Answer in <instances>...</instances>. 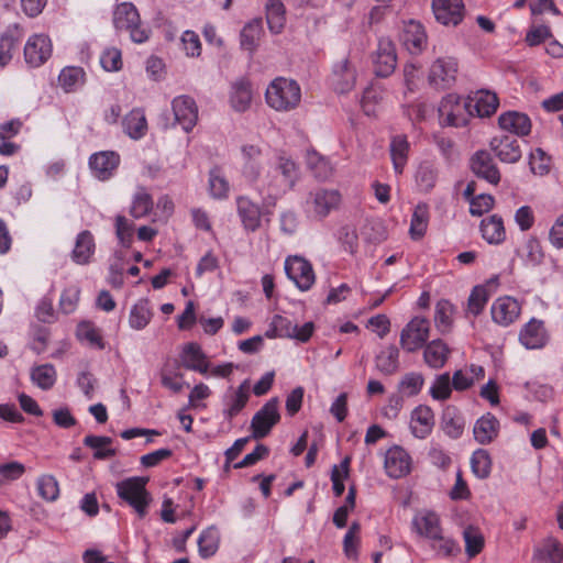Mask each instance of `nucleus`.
I'll use <instances>...</instances> for the list:
<instances>
[{
	"mask_svg": "<svg viewBox=\"0 0 563 563\" xmlns=\"http://www.w3.org/2000/svg\"><path fill=\"white\" fill-rule=\"evenodd\" d=\"M307 165L314 177L320 180L328 179L332 174V167L329 161L316 152L308 153Z\"/></svg>",
	"mask_w": 563,
	"mask_h": 563,
	"instance_id": "61",
	"label": "nucleus"
},
{
	"mask_svg": "<svg viewBox=\"0 0 563 563\" xmlns=\"http://www.w3.org/2000/svg\"><path fill=\"white\" fill-rule=\"evenodd\" d=\"M430 321L423 317L412 318L400 332V346L408 353L423 347L429 339Z\"/></svg>",
	"mask_w": 563,
	"mask_h": 563,
	"instance_id": "5",
	"label": "nucleus"
},
{
	"mask_svg": "<svg viewBox=\"0 0 563 563\" xmlns=\"http://www.w3.org/2000/svg\"><path fill=\"white\" fill-rule=\"evenodd\" d=\"M376 368L384 375H393L399 369V350L396 345H388L375 357Z\"/></svg>",
	"mask_w": 563,
	"mask_h": 563,
	"instance_id": "40",
	"label": "nucleus"
},
{
	"mask_svg": "<svg viewBox=\"0 0 563 563\" xmlns=\"http://www.w3.org/2000/svg\"><path fill=\"white\" fill-rule=\"evenodd\" d=\"M238 214L247 231H256L261 227V209L246 197L236 199Z\"/></svg>",
	"mask_w": 563,
	"mask_h": 563,
	"instance_id": "32",
	"label": "nucleus"
},
{
	"mask_svg": "<svg viewBox=\"0 0 563 563\" xmlns=\"http://www.w3.org/2000/svg\"><path fill=\"white\" fill-rule=\"evenodd\" d=\"M136 22H140V14L134 4L122 2L117 5L113 13V24L118 31H128Z\"/></svg>",
	"mask_w": 563,
	"mask_h": 563,
	"instance_id": "39",
	"label": "nucleus"
},
{
	"mask_svg": "<svg viewBox=\"0 0 563 563\" xmlns=\"http://www.w3.org/2000/svg\"><path fill=\"white\" fill-rule=\"evenodd\" d=\"M31 379L41 389L48 390L56 382V369L52 364L35 366L31 371Z\"/></svg>",
	"mask_w": 563,
	"mask_h": 563,
	"instance_id": "54",
	"label": "nucleus"
},
{
	"mask_svg": "<svg viewBox=\"0 0 563 563\" xmlns=\"http://www.w3.org/2000/svg\"><path fill=\"white\" fill-rule=\"evenodd\" d=\"M434 412L427 405H419L411 412L410 430L415 438H428L434 427Z\"/></svg>",
	"mask_w": 563,
	"mask_h": 563,
	"instance_id": "20",
	"label": "nucleus"
},
{
	"mask_svg": "<svg viewBox=\"0 0 563 563\" xmlns=\"http://www.w3.org/2000/svg\"><path fill=\"white\" fill-rule=\"evenodd\" d=\"M429 543L439 558H452L461 551L459 543L450 536L444 534L443 529L434 538H431Z\"/></svg>",
	"mask_w": 563,
	"mask_h": 563,
	"instance_id": "45",
	"label": "nucleus"
},
{
	"mask_svg": "<svg viewBox=\"0 0 563 563\" xmlns=\"http://www.w3.org/2000/svg\"><path fill=\"white\" fill-rule=\"evenodd\" d=\"M23 32L18 24L9 25L0 36V67L12 59V53L19 46Z\"/></svg>",
	"mask_w": 563,
	"mask_h": 563,
	"instance_id": "29",
	"label": "nucleus"
},
{
	"mask_svg": "<svg viewBox=\"0 0 563 563\" xmlns=\"http://www.w3.org/2000/svg\"><path fill=\"white\" fill-rule=\"evenodd\" d=\"M86 74L81 67L67 66L62 69L58 82L66 92L76 91L85 84Z\"/></svg>",
	"mask_w": 563,
	"mask_h": 563,
	"instance_id": "47",
	"label": "nucleus"
},
{
	"mask_svg": "<svg viewBox=\"0 0 563 563\" xmlns=\"http://www.w3.org/2000/svg\"><path fill=\"white\" fill-rule=\"evenodd\" d=\"M536 563H562L563 545L553 537H548L538 545L532 556Z\"/></svg>",
	"mask_w": 563,
	"mask_h": 563,
	"instance_id": "28",
	"label": "nucleus"
},
{
	"mask_svg": "<svg viewBox=\"0 0 563 563\" xmlns=\"http://www.w3.org/2000/svg\"><path fill=\"white\" fill-rule=\"evenodd\" d=\"M411 527L419 537H423L428 541L442 530L439 515L431 510L417 512L412 518Z\"/></svg>",
	"mask_w": 563,
	"mask_h": 563,
	"instance_id": "21",
	"label": "nucleus"
},
{
	"mask_svg": "<svg viewBox=\"0 0 563 563\" xmlns=\"http://www.w3.org/2000/svg\"><path fill=\"white\" fill-rule=\"evenodd\" d=\"M495 155L507 164L517 163L521 158V150L518 141L509 135L494 137L490 142Z\"/></svg>",
	"mask_w": 563,
	"mask_h": 563,
	"instance_id": "25",
	"label": "nucleus"
},
{
	"mask_svg": "<svg viewBox=\"0 0 563 563\" xmlns=\"http://www.w3.org/2000/svg\"><path fill=\"white\" fill-rule=\"evenodd\" d=\"M153 317L150 301L147 299H140L135 302L130 311L129 324L134 330H143L151 322Z\"/></svg>",
	"mask_w": 563,
	"mask_h": 563,
	"instance_id": "44",
	"label": "nucleus"
},
{
	"mask_svg": "<svg viewBox=\"0 0 563 563\" xmlns=\"http://www.w3.org/2000/svg\"><path fill=\"white\" fill-rule=\"evenodd\" d=\"M278 398L269 399L252 418V438H265L272 428L279 421Z\"/></svg>",
	"mask_w": 563,
	"mask_h": 563,
	"instance_id": "6",
	"label": "nucleus"
},
{
	"mask_svg": "<svg viewBox=\"0 0 563 563\" xmlns=\"http://www.w3.org/2000/svg\"><path fill=\"white\" fill-rule=\"evenodd\" d=\"M471 468L473 474L481 478H487L492 472V459L487 450L477 449L471 457Z\"/></svg>",
	"mask_w": 563,
	"mask_h": 563,
	"instance_id": "55",
	"label": "nucleus"
},
{
	"mask_svg": "<svg viewBox=\"0 0 563 563\" xmlns=\"http://www.w3.org/2000/svg\"><path fill=\"white\" fill-rule=\"evenodd\" d=\"M498 124L504 131L521 137L529 135L532 126L530 118L518 111H507L500 114Z\"/></svg>",
	"mask_w": 563,
	"mask_h": 563,
	"instance_id": "24",
	"label": "nucleus"
},
{
	"mask_svg": "<svg viewBox=\"0 0 563 563\" xmlns=\"http://www.w3.org/2000/svg\"><path fill=\"white\" fill-rule=\"evenodd\" d=\"M431 8L435 21L444 26H457L466 13L463 0H432Z\"/></svg>",
	"mask_w": 563,
	"mask_h": 563,
	"instance_id": "8",
	"label": "nucleus"
},
{
	"mask_svg": "<svg viewBox=\"0 0 563 563\" xmlns=\"http://www.w3.org/2000/svg\"><path fill=\"white\" fill-rule=\"evenodd\" d=\"M111 443L112 439L103 435L89 434L84 439V444L95 450L96 460H107L117 454V450L109 446Z\"/></svg>",
	"mask_w": 563,
	"mask_h": 563,
	"instance_id": "49",
	"label": "nucleus"
},
{
	"mask_svg": "<svg viewBox=\"0 0 563 563\" xmlns=\"http://www.w3.org/2000/svg\"><path fill=\"white\" fill-rule=\"evenodd\" d=\"M251 396L250 379L243 380L236 388L230 387L222 397L224 419L232 420L246 406Z\"/></svg>",
	"mask_w": 563,
	"mask_h": 563,
	"instance_id": "9",
	"label": "nucleus"
},
{
	"mask_svg": "<svg viewBox=\"0 0 563 563\" xmlns=\"http://www.w3.org/2000/svg\"><path fill=\"white\" fill-rule=\"evenodd\" d=\"M274 170L276 174L280 175L278 184L276 185L280 190H290L298 180V166L288 157L280 156Z\"/></svg>",
	"mask_w": 563,
	"mask_h": 563,
	"instance_id": "36",
	"label": "nucleus"
},
{
	"mask_svg": "<svg viewBox=\"0 0 563 563\" xmlns=\"http://www.w3.org/2000/svg\"><path fill=\"white\" fill-rule=\"evenodd\" d=\"M180 361L186 369L195 371L202 375H206L210 367L207 355L196 342H189L184 345Z\"/></svg>",
	"mask_w": 563,
	"mask_h": 563,
	"instance_id": "22",
	"label": "nucleus"
},
{
	"mask_svg": "<svg viewBox=\"0 0 563 563\" xmlns=\"http://www.w3.org/2000/svg\"><path fill=\"white\" fill-rule=\"evenodd\" d=\"M450 353L448 344L437 339L424 345L423 360L429 367L440 369L446 364Z\"/></svg>",
	"mask_w": 563,
	"mask_h": 563,
	"instance_id": "31",
	"label": "nucleus"
},
{
	"mask_svg": "<svg viewBox=\"0 0 563 563\" xmlns=\"http://www.w3.org/2000/svg\"><path fill=\"white\" fill-rule=\"evenodd\" d=\"M341 199L339 190L320 188L308 194L303 210L309 217L322 220L339 208Z\"/></svg>",
	"mask_w": 563,
	"mask_h": 563,
	"instance_id": "4",
	"label": "nucleus"
},
{
	"mask_svg": "<svg viewBox=\"0 0 563 563\" xmlns=\"http://www.w3.org/2000/svg\"><path fill=\"white\" fill-rule=\"evenodd\" d=\"M95 239L90 231H81L77 238L71 253L73 261L77 264H88L95 253Z\"/></svg>",
	"mask_w": 563,
	"mask_h": 563,
	"instance_id": "37",
	"label": "nucleus"
},
{
	"mask_svg": "<svg viewBox=\"0 0 563 563\" xmlns=\"http://www.w3.org/2000/svg\"><path fill=\"white\" fill-rule=\"evenodd\" d=\"M499 428L498 419L493 413L487 412L476 420L473 428L474 438L483 445L489 444L497 438Z\"/></svg>",
	"mask_w": 563,
	"mask_h": 563,
	"instance_id": "26",
	"label": "nucleus"
},
{
	"mask_svg": "<svg viewBox=\"0 0 563 563\" xmlns=\"http://www.w3.org/2000/svg\"><path fill=\"white\" fill-rule=\"evenodd\" d=\"M285 272L302 291L309 290L314 284L316 276L312 265L301 256H288L285 261Z\"/></svg>",
	"mask_w": 563,
	"mask_h": 563,
	"instance_id": "7",
	"label": "nucleus"
},
{
	"mask_svg": "<svg viewBox=\"0 0 563 563\" xmlns=\"http://www.w3.org/2000/svg\"><path fill=\"white\" fill-rule=\"evenodd\" d=\"M114 228L119 244L124 249H130L134 241V224L124 216L118 214Z\"/></svg>",
	"mask_w": 563,
	"mask_h": 563,
	"instance_id": "59",
	"label": "nucleus"
},
{
	"mask_svg": "<svg viewBox=\"0 0 563 563\" xmlns=\"http://www.w3.org/2000/svg\"><path fill=\"white\" fill-rule=\"evenodd\" d=\"M242 156L244 161L242 168L243 176L253 184L257 181L262 170V151L255 145H244L242 146Z\"/></svg>",
	"mask_w": 563,
	"mask_h": 563,
	"instance_id": "33",
	"label": "nucleus"
},
{
	"mask_svg": "<svg viewBox=\"0 0 563 563\" xmlns=\"http://www.w3.org/2000/svg\"><path fill=\"white\" fill-rule=\"evenodd\" d=\"M265 100L275 111L289 112L300 104L301 88L294 79L277 77L267 86Z\"/></svg>",
	"mask_w": 563,
	"mask_h": 563,
	"instance_id": "1",
	"label": "nucleus"
},
{
	"mask_svg": "<svg viewBox=\"0 0 563 563\" xmlns=\"http://www.w3.org/2000/svg\"><path fill=\"white\" fill-rule=\"evenodd\" d=\"M454 306L445 299L437 302L434 309V323L439 332L445 334L450 332L453 324Z\"/></svg>",
	"mask_w": 563,
	"mask_h": 563,
	"instance_id": "51",
	"label": "nucleus"
},
{
	"mask_svg": "<svg viewBox=\"0 0 563 563\" xmlns=\"http://www.w3.org/2000/svg\"><path fill=\"white\" fill-rule=\"evenodd\" d=\"M252 85L246 78H239L231 85L230 104L236 112H245L252 102Z\"/></svg>",
	"mask_w": 563,
	"mask_h": 563,
	"instance_id": "27",
	"label": "nucleus"
},
{
	"mask_svg": "<svg viewBox=\"0 0 563 563\" xmlns=\"http://www.w3.org/2000/svg\"><path fill=\"white\" fill-rule=\"evenodd\" d=\"M520 305L512 297H501L494 301L490 308L492 319L499 325L511 324L520 314Z\"/></svg>",
	"mask_w": 563,
	"mask_h": 563,
	"instance_id": "19",
	"label": "nucleus"
},
{
	"mask_svg": "<svg viewBox=\"0 0 563 563\" xmlns=\"http://www.w3.org/2000/svg\"><path fill=\"white\" fill-rule=\"evenodd\" d=\"M183 377L184 375L179 371V365L175 368H168L166 366L162 369L161 383L165 388L178 394L184 389V387H189V384L183 380Z\"/></svg>",
	"mask_w": 563,
	"mask_h": 563,
	"instance_id": "58",
	"label": "nucleus"
},
{
	"mask_svg": "<svg viewBox=\"0 0 563 563\" xmlns=\"http://www.w3.org/2000/svg\"><path fill=\"white\" fill-rule=\"evenodd\" d=\"M146 483V478L135 476L115 484L119 498L131 506L140 518L147 515V508L152 501V497L145 487Z\"/></svg>",
	"mask_w": 563,
	"mask_h": 563,
	"instance_id": "2",
	"label": "nucleus"
},
{
	"mask_svg": "<svg viewBox=\"0 0 563 563\" xmlns=\"http://www.w3.org/2000/svg\"><path fill=\"white\" fill-rule=\"evenodd\" d=\"M263 33L261 19H254L246 23L240 33V45L243 49L253 53L257 46Z\"/></svg>",
	"mask_w": 563,
	"mask_h": 563,
	"instance_id": "42",
	"label": "nucleus"
},
{
	"mask_svg": "<svg viewBox=\"0 0 563 563\" xmlns=\"http://www.w3.org/2000/svg\"><path fill=\"white\" fill-rule=\"evenodd\" d=\"M401 41L410 54H420L428 43V36L423 25L415 20L405 22Z\"/></svg>",
	"mask_w": 563,
	"mask_h": 563,
	"instance_id": "18",
	"label": "nucleus"
},
{
	"mask_svg": "<svg viewBox=\"0 0 563 563\" xmlns=\"http://www.w3.org/2000/svg\"><path fill=\"white\" fill-rule=\"evenodd\" d=\"M373 64L374 73L378 77L385 78L395 71L397 66V54L396 47L390 40H379Z\"/></svg>",
	"mask_w": 563,
	"mask_h": 563,
	"instance_id": "11",
	"label": "nucleus"
},
{
	"mask_svg": "<svg viewBox=\"0 0 563 563\" xmlns=\"http://www.w3.org/2000/svg\"><path fill=\"white\" fill-rule=\"evenodd\" d=\"M409 143L405 135H396L390 141V156L396 174H401L408 161Z\"/></svg>",
	"mask_w": 563,
	"mask_h": 563,
	"instance_id": "46",
	"label": "nucleus"
},
{
	"mask_svg": "<svg viewBox=\"0 0 563 563\" xmlns=\"http://www.w3.org/2000/svg\"><path fill=\"white\" fill-rule=\"evenodd\" d=\"M457 62L453 57H439L429 71V81L437 88H449L456 79Z\"/></svg>",
	"mask_w": 563,
	"mask_h": 563,
	"instance_id": "10",
	"label": "nucleus"
},
{
	"mask_svg": "<svg viewBox=\"0 0 563 563\" xmlns=\"http://www.w3.org/2000/svg\"><path fill=\"white\" fill-rule=\"evenodd\" d=\"M52 55V42L45 34H34L24 46V58L31 67H40Z\"/></svg>",
	"mask_w": 563,
	"mask_h": 563,
	"instance_id": "12",
	"label": "nucleus"
},
{
	"mask_svg": "<svg viewBox=\"0 0 563 563\" xmlns=\"http://www.w3.org/2000/svg\"><path fill=\"white\" fill-rule=\"evenodd\" d=\"M172 108L176 122L185 132H190L198 121V107L194 98L178 96L172 101Z\"/></svg>",
	"mask_w": 563,
	"mask_h": 563,
	"instance_id": "14",
	"label": "nucleus"
},
{
	"mask_svg": "<svg viewBox=\"0 0 563 563\" xmlns=\"http://www.w3.org/2000/svg\"><path fill=\"white\" fill-rule=\"evenodd\" d=\"M356 84V68L349 57L334 63L331 73V85L338 93L350 92Z\"/></svg>",
	"mask_w": 563,
	"mask_h": 563,
	"instance_id": "13",
	"label": "nucleus"
},
{
	"mask_svg": "<svg viewBox=\"0 0 563 563\" xmlns=\"http://www.w3.org/2000/svg\"><path fill=\"white\" fill-rule=\"evenodd\" d=\"M220 542V534L216 527H209L203 530L198 538V551L199 555L202 559H208L213 556L218 549Z\"/></svg>",
	"mask_w": 563,
	"mask_h": 563,
	"instance_id": "50",
	"label": "nucleus"
},
{
	"mask_svg": "<svg viewBox=\"0 0 563 563\" xmlns=\"http://www.w3.org/2000/svg\"><path fill=\"white\" fill-rule=\"evenodd\" d=\"M441 427L446 435L457 439L464 430V419L454 406H446L442 411Z\"/></svg>",
	"mask_w": 563,
	"mask_h": 563,
	"instance_id": "38",
	"label": "nucleus"
},
{
	"mask_svg": "<svg viewBox=\"0 0 563 563\" xmlns=\"http://www.w3.org/2000/svg\"><path fill=\"white\" fill-rule=\"evenodd\" d=\"M529 165L532 174L544 176L550 172V157L538 147L530 153Z\"/></svg>",
	"mask_w": 563,
	"mask_h": 563,
	"instance_id": "64",
	"label": "nucleus"
},
{
	"mask_svg": "<svg viewBox=\"0 0 563 563\" xmlns=\"http://www.w3.org/2000/svg\"><path fill=\"white\" fill-rule=\"evenodd\" d=\"M36 487L38 495L47 501H55L59 496L58 482L51 474L41 475L36 481Z\"/></svg>",
	"mask_w": 563,
	"mask_h": 563,
	"instance_id": "60",
	"label": "nucleus"
},
{
	"mask_svg": "<svg viewBox=\"0 0 563 563\" xmlns=\"http://www.w3.org/2000/svg\"><path fill=\"white\" fill-rule=\"evenodd\" d=\"M519 341L530 350L543 347L548 341L543 321L533 318L526 323L520 330Z\"/></svg>",
	"mask_w": 563,
	"mask_h": 563,
	"instance_id": "23",
	"label": "nucleus"
},
{
	"mask_svg": "<svg viewBox=\"0 0 563 563\" xmlns=\"http://www.w3.org/2000/svg\"><path fill=\"white\" fill-rule=\"evenodd\" d=\"M479 229L482 238L488 244L498 245L506 239L504 221L498 214H493L483 219Z\"/></svg>",
	"mask_w": 563,
	"mask_h": 563,
	"instance_id": "34",
	"label": "nucleus"
},
{
	"mask_svg": "<svg viewBox=\"0 0 563 563\" xmlns=\"http://www.w3.org/2000/svg\"><path fill=\"white\" fill-rule=\"evenodd\" d=\"M465 552L468 558L476 556L484 548V537L481 530L474 526H467L463 530Z\"/></svg>",
	"mask_w": 563,
	"mask_h": 563,
	"instance_id": "57",
	"label": "nucleus"
},
{
	"mask_svg": "<svg viewBox=\"0 0 563 563\" xmlns=\"http://www.w3.org/2000/svg\"><path fill=\"white\" fill-rule=\"evenodd\" d=\"M497 280L498 278L494 277L488 280L487 285H477L472 289L467 300V313L477 317L483 312L490 297L487 286L497 283Z\"/></svg>",
	"mask_w": 563,
	"mask_h": 563,
	"instance_id": "41",
	"label": "nucleus"
},
{
	"mask_svg": "<svg viewBox=\"0 0 563 563\" xmlns=\"http://www.w3.org/2000/svg\"><path fill=\"white\" fill-rule=\"evenodd\" d=\"M429 223V209L426 203L416 206L410 221L409 234L412 240H420L424 236Z\"/></svg>",
	"mask_w": 563,
	"mask_h": 563,
	"instance_id": "48",
	"label": "nucleus"
},
{
	"mask_svg": "<svg viewBox=\"0 0 563 563\" xmlns=\"http://www.w3.org/2000/svg\"><path fill=\"white\" fill-rule=\"evenodd\" d=\"M424 378L422 374L411 372L407 373L399 382V390L406 396L411 397L418 395L423 386Z\"/></svg>",
	"mask_w": 563,
	"mask_h": 563,
	"instance_id": "63",
	"label": "nucleus"
},
{
	"mask_svg": "<svg viewBox=\"0 0 563 563\" xmlns=\"http://www.w3.org/2000/svg\"><path fill=\"white\" fill-rule=\"evenodd\" d=\"M285 5L280 0H267L266 21L268 29L274 34H279L286 22Z\"/></svg>",
	"mask_w": 563,
	"mask_h": 563,
	"instance_id": "43",
	"label": "nucleus"
},
{
	"mask_svg": "<svg viewBox=\"0 0 563 563\" xmlns=\"http://www.w3.org/2000/svg\"><path fill=\"white\" fill-rule=\"evenodd\" d=\"M471 169L478 177L492 185L500 181V173L494 158L486 151H477L471 158Z\"/></svg>",
	"mask_w": 563,
	"mask_h": 563,
	"instance_id": "17",
	"label": "nucleus"
},
{
	"mask_svg": "<svg viewBox=\"0 0 563 563\" xmlns=\"http://www.w3.org/2000/svg\"><path fill=\"white\" fill-rule=\"evenodd\" d=\"M384 467L391 478H401L411 470V457L401 446L395 445L385 454Z\"/></svg>",
	"mask_w": 563,
	"mask_h": 563,
	"instance_id": "16",
	"label": "nucleus"
},
{
	"mask_svg": "<svg viewBox=\"0 0 563 563\" xmlns=\"http://www.w3.org/2000/svg\"><path fill=\"white\" fill-rule=\"evenodd\" d=\"M154 206L152 196L144 187H139L133 195L132 203L130 207V214L134 219H141L150 214Z\"/></svg>",
	"mask_w": 563,
	"mask_h": 563,
	"instance_id": "52",
	"label": "nucleus"
},
{
	"mask_svg": "<svg viewBox=\"0 0 563 563\" xmlns=\"http://www.w3.org/2000/svg\"><path fill=\"white\" fill-rule=\"evenodd\" d=\"M452 394V384L449 373L438 375L430 387V395L434 400H446Z\"/></svg>",
	"mask_w": 563,
	"mask_h": 563,
	"instance_id": "62",
	"label": "nucleus"
},
{
	"mask_svg": "<svg viewBox=\"0 0 563 563\" xmlns=\"http://www.w3.org/2000/svg\"><path fill=\"white\" fill-rule=\"evenodd\" d=\"M120 155L114 151H101L89 157V167L99 180H108L120 165Z\"/></svg>",
	"mask_w": 563,
	"mask_h": 563,
	"instance_id": "15",
	"label": "nucleus"
},
{
	"mask_svg": "<svg viewBox=\"0 0 563 563\" xmlns=\"http://www.w3.org/2000/svg\"><path fill=\"white\" fill-rule=\"evenodd\" d=\"M125 134L133 140L142 139L147 132V121L142 109H132L122 120Z\"/></svg>",
	"mask_w": 563,
	"mask_h": 563,
	"instance_id": "35",
	"label": "nucleus"
},
{
	"mask_svg": "<svg viewBox=\"0 0 563 563\" xmlns=\"http://www.w3.org/2000/svg\"><path fill=\"white\" fill-rule=\"evenodd\" d=\"M438 111L440 123L446 126H464L473 117L468 99L455 93L443 97Z\"/></svg>",
	"mask_w": 563,
	"mask_h": 563,
	"instance_id": "3",
	"label": "nucleus"
},
{
	"mask_svg": "<svg viewBox=\"0 0 563 563\" xmlns=\"http://www.w3.org/2000/svg\"><path fill=\"white\" fill-rule=\"evenodd\" d=\"M519 255L527 266H538L544 256L541 244L536 238H529L526 241Z\"/></svg>",
	"mask_w": 563,
	"mask_h": 563,
	"instance_id": "56",
	"label": "nucleus"
},
{
	"mask_svg": "<svg viewBox=\"0 0 563 563\" xmlns=\"http://www.w3.org/2000/svg\"><path fill=\"white\" fill-rule=\"evenodd\" d=\"M415 178L419 189L429 192L435 186L438 170L432 163L423 162L419 165Z\"/></svg>",
	"mask_w": 563,
	"mask_h": 563,
	"instance_id": "53",
	"label": "nucleus"
},
{
	"mask_svg": "<svg viewBox=\"0 0 563 563\" xmlns=\"http://www.w3.org/2000/svg\"><path fill=\"white\" fill-rule=\"evenodd\" d=\"M467 99L470 101L473 117H490L496 112L499 104L497 95L488 90H479L475 93L474 98Z\"/></svg>",
	"mask_w": 563,
	"mask_h": 563,
	"instance_id": "30",
	"label": "nucleus"
}]
</instances>
